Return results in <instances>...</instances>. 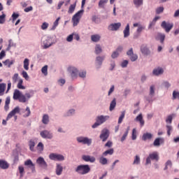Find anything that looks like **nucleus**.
I'll return each instance as SVG.
<instances>
[{
  "label": "nucleus",
  "mask_w": 179,
  "mask_h": 179,
  "mask_svg": "<svg viewBox=\"0 0 179 179\" xmlns=\"http://www.w3.org/2000/svg\"><path fill=\"white\" fill-rule=\"evenodd\" d=\"M115 106H117V102L115 101V99H114L110 104V108H109L110 111H113V110L115 108Z\"/></svg>",
  "instance_id": "obj_34"
},
{
  "label": "nucleus",
  "mask_w": 179,
  "mask_h": 179,
  "mask_svg": "<svg viewBox=\"0 0 179 179\" xmlns=\"http://www.w3.org/2000/svg\"><path fill=\"white\" fill-rule=\"evenodd\" d=\"M108 2V0H100L99 2V8H104V5Z\"/></svg>",
  "instance_id": "obj_43"
},
{
  "label": "nucleus",
  "mask_w": 179,
  "mask_h": 179,
  "mask_svg": "<svg viewBox=\"0 0 179 179\" xmlns=\"http://www.w3.org/2000/svg\"><path fill=\"white\" fill-rule=\"evenodd\" d=\"M141 164V157H139V155H136L133 164Z\"/></svg>",
  "instance_id": "obj_45"
},
{
  "label": "nucleus",
  "mask_w": 179,
  "mask_h": 179,
  "mask_svg": "<svg viewBox=\"0 0 179 179\" xmlns=\"http://www.w3.org/2000/svg\"><path fill=\"white\" fill-rule=\"evenodd\" d=\"M5 17H6V15L5 14L0 15V24H3V23H5Z\"/></svg>",
  "instance_id": "obj_51"
},
{
  "label": "nucleus",
  "mask_w": 179,
  "mask_h": 179,
  "mask_svg": "<svg viewBox=\"0 0 179 179\" xmlns=\"http://www.w3.org/2000/svg\"><path fill=\"white\" fill-rule=\"evenodd\" d=\"M136 121H139L141 127H143V125H145V121L143 120V117L142 116V114L138 115L136 117Z\"/></svg>",
  "instance_id": "obj_26"
},
{
  "label": "nucleus",
  "mask_w": 179,
  "mask_h": 179,
  "mask_svg": "<svg viewBox=\"0 0 179 179\" xmlns=\"http://www.w3.org/2000/svg\"><path fill=\"white\" fill-rule=\"evenodd\" d=\"M104 58L105 57L103 56V57H96V64L99 66H101V64H103V61H104Z\"/></svg>",
  "instance_id": "obj_30"
},
{
  "label": "nucleus",
  "mask_w": 179,
  "mask_h": 179,
  "mask_svg": "<svg viewBox=\"0 0 179 179\" xmlns=\"http://www.w3.org/2000/svg\"><path fill=\"white\" fill-rule=\"evenodd\" d=\"M114 154V148H110L105 152H103V156H107L108 155H113Z\"/></svg>",
  "instance_id": "obj_32"
},
{
  "label": "nucleus",
  "mask_w": 179,
  "mask_h": 179,
  "mask_svg": "<svg viewBox=\"0 0 179 179\" xmlns=\"http://www.w3.org/2000/svg\"><path fill=\"white\" fill-rule=\"evenodd\" d=\"M124 37L127 38V37H129V24H127L125 29L123 31Z\"/></svg>",
  "instance_id": "obj_24"
},
{
  "label": "nucleus",
  "mask_w": 179,
  "mask_h": 179,
  "mask_svg": "<svg viewBox=\"0 0 179 179\" xmlns=\"http://www.w3.org/2000/svg\"><path fill=\"white\" fill-rule=\"evenodd\" d=\"M19 113H20V108L19 106H16L13 110H11L8 113L6 120L8 121V120H10L12 117H15V115H16V114H19Z\"/></svg>",
  "instance_id": "obj_10"
},
{
  "label": "nucleus",
  "mask_w": 179,
  "mask_h": 179,
  "mask_svg": "<svg viewBox=\"0 0 179 179\" xmlns=\"http://www.w3.org/2000/svg\"><path fill=\"white\" fill-rule=\"evenodd\" d=\"M0 168L6 170V169H9V164L3 159H0Z\"/></svg>",
  "instance_id": "obj_18"
},
{
  "label": "nucleus",
  "mask_w": 179,
  "mask_h": 179,
  "mask_svg": "<svg viewBox=\"0 0 179 179\" xmlns=\"http://www.w3.org/2000/svg\"><path fill=\"white\" fill-rule=\"evenodd\" d=\"M130 59H131V61H132V62L136 61V59H138V55L133 53L130 56Z\"/></svg>",
  "instance_id": "obj_54"
},
{
  "label": "nucleus",
  "mask_w": 179,
  "mask_h": 179,
  "mask_svg": "<svg viewBox=\"0 0 179 179\" xmlns=\"http://www.w3.org/2000/svg\"><path fill=\"white\" fill-rule=\"evenodd\" d=\"M5 89H6V84L1 83L0 84V95H2L5 92Z\"/></svg>",
  "instance_id": "obj_40"
},
{
  "label": "nucleus",
  "mask_w": 179,
  "mask_h": 179,
  "mask_svg": "<svg viewBox=\"0 0 179 179\" xmlns=\"http://www.w3.org/2000/svg\"><path fill=\"white\" fill-rule=\"evenodd\" d=\"M8 48H6V51H9L12 47H13V43H12V39H10L8 41Z\"/></svg>",
  "instance_id": "obj_55"
},
{
  "label": "nucleus",
  "mask_w": 179,
  "mask_h": 179,
  "mask_svg": "<svg viewBox=\"0 0 179 179\" xmlns=\"http://www.w3.org/2000/svg\"><path fill=\"white\" fill-rule=\"evenodd\" d=\"M42 122H43V124H45V125H47V124H48V122H50V117L48 116V115H43V118H42Z\"/></svg>",
  "instance_id": "obj_29"
},
{
  "label": "nucleus",
  "mask_w": 179,
  "mask_h": 179,
  "mask_svg": "<svg viewBox=\"0 0 179 179\" xmlns=\"http://www.w3.org/2000/svg\"><path fill=\"white\" fill-rule=\"evenodd\" d=\"M129 129H130V127H127L126 131L124 132V134H123V136L120 139L121 142H124V141L127 139V136H128V134H129Z\"/></svg>",
  "instance_id": "obj_28"
},
{
  "label": "nucleus",
  "mask_w": 179,
  "mask_h": 179,
  "mask_svg": "<svg viewBox=\"0 0 179 179\" xmlns=\"http://www.w3.org/2000/svg\"><path fill=\"white\" fill-rule=\"evenodd\" d=\"M68 71L71 74L72 78H76V76H78V69L76 68L69 67Z\"/></svg>",
  "instance_id": "obj_16"
},
{
  "label": "nucleus",
  "mask_w": 179,
  "mask_h": 179,
  "mask_svg": "<svg viewBox=\"0 0 179 179\" xmlns=\"http://www.w3.org/2000/svg\"><path fill=\"white\" fill-rule=\"evenodd\" d=\"M164 38H166V35H164V34L158 33L156 36V40H159L162 44L164 43Z\"/></svg>",
  "instance_id": "obj_21"
},
{
  "label": "nucleus",
  "mask_w": 179,
  "mask_h": 179,
  "mask_svg": "<svg viewBox=\"0 0 179 179\" xmlns=\"http://www.w3.org/2000/svg\"><path fill=\"white\" fill-rule=\"evenodd\" d=\"M31 97L30 93L22 94L19 90H15L13 92V100H18L20 103H26L29 101V99Z\"/></svg>",
  "instance_id": "obj_1"
},
{
  "label": "nucleus",
  "mask_w": 179,
  "mask_h": 179,
  "mask_svg": "<svg viewBox=\"0 0 179 179\" xmlns=\"http://www.w3.org/2000/svg\"><path fill=\"white\" fill-rule=\"evenodd\" d=\"M163 10H164V8L163 7H159L156 9V13L157 15H159V13H163Z\"/></svg>",
  "instance_id": "obj_57"
},
{
  "label": "nucleus",
  "mask_w": 179,
  "mask_h": 179,
  "mask_svg": "<svg viewBox=\"0 0 179 179\" xmlns=\"http://www.w3.org/2000/svg\"><path fill=\"white\" fill-rule=\"evenodd\" d=\"M141 51L143 55H149L150 54V51L148 48V47L145 46L144 45H141Z\"/></svg>",
  "instance_id": "obj_20"
},
{
  "label": "nucleus",
  "mask_w": 179,
  "mask_h": 179,
  "mask_svg": "<svg viewBox=\"0 0 179 179\" xmlns=\"http://www.w3.org/2000/svg\"><path fill=\"white\" fill-rule=\"evenodd\" d=\"M100 38H101V36L99 34H94L91 36V40L94 43H98V41H100Z\"/></svg>",
  "instance_id": "obj_23"
},
{
  "label": "nucleus",
  "mask_w": 179,
  "mask_h": 179,
  "mask_svg": "<svg viewBox=\"0 0 179 179\" xmlns=\"http://www.w3.org/2000/svg\"><path fill=\"white\" fill-rule=\"evenodd\" d=\"M110 118V116L100 115L96 117V122L92 125V128H97L101 124H104Z\"/></svg>",
  "instance_id": "obj_3"
},
{
  "label": "nucleus",
  "mask_w": 179,
  "mask_h": 179,
  "mask_svg": "<svg viewBox=\"0 0 179 179\" xmlns=\"http://www.w3.org/2000/svg\"><path fill=\"white\" fill-rule=\"evenodd\" d=\"M173 117H174V114L169 115L166 120V122L171 124L173 122Z\"/></svg>",
  "instance_id": "obj_49"
},
{
  "label": "nucleus",
  "mask_w": 179,
  "mask_h": 179,
  "mask_svg": "<svg viewBox=\"0 0 179 179\" xmlns=\"http://www.w3.org/2000/svg\"><path fill=\"white\" fill-rule=\"evenodd\" d=\"M24 166H29V169H31L32 173H34V171H36V165L33 164L31 159H27V161H25Z\"/></svg>",
  "instance_id": "obj_14"
},
{
  "label": "nucleus",
  "mask_w": 179,
  "mask_h": 179,
  "mask_svg": "<svg viewBox=\"0 0 179 179\" xmlns=\"http://www.w3.org/2000/svg\"><path fill=\"white\" fill-rule=\"evenodd\" d=\"M29 149L31 152H34V146H36V143L33 140H30L29 142Z\"/></svg>",
  "instance_id": "obj_31"
},
{
  "label": "nucleus",
  "mask_w": 179,
  "mask_h": 179,
  "mask_svg": "<svg viewBox=\"0 0 179 179\" xmlns=\"http://www.w3.org/2000/svg\"><path fill=\"white\" fill-rule=\"evenodd\" d=\"M150 96H155V85H151L150 87Z\"/></svg>",
  "instance_id": "obj_53"
},
{
  "label": "nucleus",
  "mask_w": 179,
  "mask_h": 179,
  "mask_svg": "<svg viewBox=\"0 0 179 179\" xmlns=\"http://www.w3.org/2000/svg\"><path fill=\"white\" fill-rule=\"evenodd\" d=\"M3 64L7 66L8 68H10L11 65H13V61H10L9 59L5 60Z\"/></svg>",
  "instance_id": "obj_37"
},
{
  "label": "nucleus",
  "mask_w": 179,
  "mask_h": 179,
  "mask_svg": "<svg viewBox=\"0 0 179 179\" xmlns=\"http://www.w3.org/2000/svg\"><path fill=\"white\" fill-rule=\"evenodd\" d=\"M164 70L162 68L158 67L157 69H155L152 71L153 75L155 76H159V75H163Z\"/></svg>",
  "instance_id": "obj_17"
},
{
  "label": "nucleus",
  "mask_w": 179,
  "mask_h": 179,
  "mask_svg": "<svg viewBox=\"0 0 179 179\" xmlns=\"http://www.w3.org/2000/svg\"><path fill=\"white\" fill-rule=\"evenodd\" d=\"M134 3L136 8H138V6L143 5V0H134Z\"/></svg>",
  "instance_id": "obj_35"
},
{
  "label": "nucleus",
  "mask_w": 179,
  "mask_h": 179,
  "mask_svg": "<svg viewBox=\"0 0 179 179\" xmlns=\"http://www.w3.org/2000/svg\"><path fill=\"white\" fill-rule=\"evenodd\" d=\"M82 15H83V10H79L72 17L73 26L75 27L77 24H79V22H80V17H82Z\"/></svg>",
  "instance_id": "obj_4"
},
{
  "label": "nucleus",
  "mask_w": 179,
  "mask_h": 179,
  "mask_svg": "<svg viewBox=\"0 0 179 179\" xmlns=\"http://www.w3.org/2000/svg\"><path fill=\"white\" fill-rule=\"evenodd\" d=\"M76 8V4H71L69 8L68 13H72L75 12V8Z\"/></svg>",
  "instance_id": "obj_46"
},
{
  "label": "nucleus",
  "mask_w": 179,
  "mask_h": 179,
  "mask_svg": "<svg viewBox=\"0 0 179 179\" xmlns=\"http://www.w3.org/2000/svg\"><path fill=\"white\" fill-rule=\"evenodd\" d=\"M152 138H153V135L150 133L147 132L143 134L142 141H150Z\"/></svg>",
  "instance_id": "obj_19"
},
{
  "label": "nucleus",
  "mask_w": 179,
  "mask_h": 179,
  "mask_svg": "<svg viewBox=\"0 0 179 179\" xmlns=\"http://www.w3.org/2000/svg\"><path fill=\"white\" fill-rule=\"evenodd\" d=\"M73 40V34L69 35L66 38V41H68L69 43H71Z\"/></svg>",
  "instance_id": "obj_62"
},
{
  "label": "nucleus",
  "mask_w": 179,
  "mask_h": 179,
  "mask_svg": "<svg viewBox=\"0 0 179 179\" xmlns=\"http://www.w3.org/2000/svg\"><path fill=\"white\" fill-rule=\"evenodd\" d=\"M52 44L50 43L43 42V48L45 50L47 48H50L51 47Z\"/></svg>",
  "instance_id": "obj_60"
},
{
  "label": "nucleus",
  "mask_w": 179,
  "mask_h": 179,
  "mask_svg": "<svg viewBox=\"0 0 179 179\" xmlns=\"http://www.w3.org/2000/svg\"><path fill=\"white\" fill-rule=\"evenodd\" d=\"M124 118H125V110L122 112V114L118 119V124H122V120H124Z\"/></svg>",
  "instance_id": "obj_42"
},
{
  "label": "nucleus",
  "mask_w": 179,
  "mask_h": 179,
  "mask_svg": "<svg viewBox=\"0 0 179 179\" xmlns=\"http://www.w3.org/2000/svg\"><path fill=\"white\" fill-rule=\"evenodd\" d=\"M48 66L45 65L41 69V72L45 75V76H47L48 75Z\"/></svg>",
  "instance_id": "obj_38"
},
{
  "label": "nucleus",
  "mask_w": 179,
  "mask_h": 179,
  "mask_svg": "<svg viewBox=\"0 0 179 179\" xmlns=\"http://www.w3.org/2000/svg\"><path fill=\"white\" fill-rule=\"evenodd\" d=\"M166 129H167V135L168 136H170L171 135V131H173V127L171 125H166Z\"/></svg>",
  "instance_id": "obj_50"
},
{
  "label": "nucleus",
  "mask_w": 179,
  "mask_h": 179,
  "mask_svg": "<svg viewBox=\"0 0 179 179\" xmlns=\"http://www.w3.org/2000/svg\"><path fill=\"white\" fill-rule=\"evenodd\" d=\"M76 171L78 174L85 176V174H87V173L90 171V166H89V165H79L76 169Z\"/></svg>",
  "instance_id": "obj_2"
},
{
  "label": "nucleus",
  "mask_w": 179,
  "mask_h": 179,
  "mask_svg": "<svg viewBox=\"0 0 179 179\" xmlns=\"http://www.w3.org/2000/svg\"><path fill=\"white\" fill-rule=\"evenodd\" d=\"M49 158L50 160H55L57 162H64V160H65V157H64V155L55 153H51L49 155Z\"/></svg>",
  "instance_id": "obj_6"
},
{
  "label": "nucleus",
  "mask_w": 179,
  "mask_h": 179,
  "mask_svg": "<svg viewBox=\"0 0 179 179\" xmlns=\"http://www.w3.org/2000/svg\"><path fill=\"white\" fill-rule=\"evenodd\" d=\"M131 139L133 141H135V139H136V129H133L132 130Z\"/></svg>",
  "instance_id": "obj_52"
},
{
  "label": "nucleus",
  "mask_w": 179,
  "mask_h": 179,
  "mask_svg": "<svg viewBox=\"0 0 179 179\" xmlns=\"http://www.w3.org/2000/svg\"><path fill=\"white\" fill-rule=\"evenodd\" d=\"M22 77L26 79V80H29V74H27V72L23 71L22 73Z\"/></svg>",
  "instance_id": "obj_58"
},
{
  "label": "nucleus",
  "mask_w": 179,
  "mask_h": 179,
  "mask_svg": "<svg viewBox=\"0 0 179 179\" xmlns=\"http://www.w3.org/2000/svg\"><path fill=\"white\" fill-rule=\"evenodd\" d=\"M99 163L104 166V165L107 164V163H108V160L107 159V158H106L104 157H101L99 158Z\"/></svg>",
  "instance_id": "obj_33"
},
{
  "label": "nucleus",
  "mask_w": 179,
  "mask_h": 179,
  "mask_svg": "<svg viewBox=\"0 0 179 179\" xmlns=\"http://www.w3.org/2000/svg\"><path fill=\"white\" fill-rule=\"evenodd\" d=\"M102 51H103V49H101V46L97 44L95 47V54H101Z\"/></svg>",
  "instance_id": "obj_39"
},
{
  "label": "nucleus",
  "mask_w": 179,
  "mask_h": 179,
  "mask_svg": "<svg viewBox=\"0 0 179 179\" xmlns=\"http://www.w3.org/2000/svg\"><path fill=\"white\" fill-rule=\"evenodd\" d=\"M37 149L38 150H39V152H43V150H44V145L43 144V143H38L37 145Z\"/></svg>",
  "instance_id": "obj_48"
},
{
  "label": "nucleus",
  "mask_w": 179,
  "mask_h": 179,
  "mask_svg": "<svg viewBox=\"0 0 179 179\" xmlns=\"http://www.w3.org/2000/svg\"><path fill=\"white\" fill-rule=\"evenodd\" d=\"M120 27H121V22H117V23L110 24L108 26V29L110 31H117V30H118Z\"/></svg>",
  "instance_id": "obj_12"
},
{
  "label": "nucleus",
  "mask_w": 179,
  "mask_h": 179,
  "mask_svg": "<svg viewBox=\"0 0 179 179\" xmlns=\"http://www.w3.org/2000/svg\"><path fill=\"white\" fill-rule=\"evenodd\" d=\"M40 135L43 139H52V134L47 130L41 131Z\"/></svg>",
  "instance_id": "obj_13"
},
{
  "label": "nucleus",
  "mask_w": 179,
  "mask_h": 179,
  "mask_svg": "<svg viewBox=\"0 0 179 179\" xmlns=\"http://www.w3.org/2000/svg\"><path fill=\"white\" fill-rule=\"evenodd\" d=\"M82 159L84 162H90V163H94L96 162V158L90 155H83Z\"/></svg>",
  "instance_id": "obj_15"
},
{
  "label": "nucleus",
  "mask_w": 179,
  "mask_h": 179,
  "mask_svg": "<svg viewBox=\"0 0 179 179\" xmlns=\"http://www.w3.org/2000/svg\"><path fill=\"white\" fill-rule=\"evenodd\" d=\"M63 170H64V168L62 167V166H61V164H57V166H56L57 176H61V174H62Z\"/></svg>",
  "instance_id": "obj_22"
},
{
  "label": "nucleus",
  "mask_w": 179,
  "mask_h": 179,
  "mask_svg": "<svg viewBox=\"0 0 179 179\" xmlns=\"http://www.w3.org/2000/svg\"><path fill=\"white\" fill-rule=\"evenodd\" d=\"M59 19H61L60 17L57 18V20L55 21L54 22V25L52 28V30H55V27H57V26H58L59 24Z\"/></svg>",
  "instance_id": "obj_56"
},
{
  "label": "nucleus",
  "mask_w": 179,
  "mask_h": 179,
  "mask_svg": "<svg viewBox=\"0 0 179 179\" xmlns=\"http://www.w3.org/2000/svg\"><path fill=\"white\" fill-rule=\"evenodd\" d=\"M19 79V73H15L12 78L13 83H16Z\"/></svg>",
  "instance_id": "obj_47"
},
{
  "label": "nucleus",
  "mask_w": 179,
  "mask_h": 179,
  "mask_svg": "<svg viewBox=\"0 0 179 179\" xmlns=\"http://www.w3.org/2000/svg\"><path fill=\"white\" fill-rule=\"evenodd\" d=\"M113 146V141H108L106 144H105V148H111Z\"/></svg>",
  "instance_id": "obj_63"
},
{
  "label": "nucleus",
  "mask_w": 179,
  "mask_h": 179,
  "mask_svg": "<svg viewBox=\"0 0 179 179\" xmlns=\"http://www.w3.org/2000/svg\"><path fill=\"white\" fill-rule=\"evenodd\" d=\"M41 29H42V30H45V29H48V23L43 22L41 25Z\"/></svg>",
  "instance_id": "obj_61"
},
{
  "label": "nucleus",
  "mask_w": 179,
  "mask_h": 179,
  "mask_svg": "<svg viewBox=\"0 0 179 179\" xmlns=\"http://www.w3.org/2000/svg\"><path fill=\"white\" fill-rule=\"evenodd\" d=\"M77 141L79 143H83V145H88V146L92 145V139H89L87 137H78Z\"/></svg>",
  "instance_id": "obj_9"
},
{
  "label": "nucleus",
  "mask_w": 179,
  "mask_h": 179,
  "mask_svg": "<svg viewBox=\"0 0 179 179\" xmlns=\"http://www.w3.org/2000/svg\"><path fill=\"white\" fill-rule=\"evenodd\" d=\"M150 160H156L157 162V160H159V154H157L156 152L150 154L146 159L145 164H150Z\"/></svg>",
  "instance_id": "obj_7"
},
{
  "label": "nucleus",
  "mask_w": 179,
  "mask_h": 179,
  "mask_svg": "<svg viewBox=\"0 0 179 179\" xmlns=\"http://www.w3.org/2000/svg\"><path fill=\"white\" fill-rule=\"evenodd\" d=\"M17 87V89H20L22 90H24V89H26V87L23 86V80L22 78L18 80Z\"/></svg>",
  "instance_id": "obj_27"
},
{
  "label": "nucleus",
  "mask_w": 179,
  "mask_h": 179,
  "mask_svg": "<svg viewBox=\"0 0 179 179\" xmlns=\"http://www.w3.org/2000/svg\"><path fill=\"white\" fill-rule=\"evenodd\" d=\"M80 78H86V71H81L79 73Z\"/></svg>",
  "instance_id": "obj_64"
},
{
  "label": "nucleus",
  "mask_w": 179,
  "mask_h": 179,
  "mask_svg": "<svg viewBox=\"0 0 179 179\" xmlns=\"http://www.w3.org/2000/svg\"><path fill=\"white\" fill-rule=\"evenodd\" d=\"M163 142H164V138H157L155 140L153 145L154 146H160V143H163Z\"/></svg>",
  "instance_id": "obj_25"
},
{
  "label": "nucleus",
  "mask_w": 179,
  "mask_h": 179,
  "mask_svg": "<svg viewBox=\"0 0 179 179\" xmlns=\"http://www.w3.org/2000/svg\"><path fill=\"white\" fill-rule=\"evenodd\" d=\"M169 166L170 167H171V166H173V164L171 163V162L170 160H168L166 163V166H165V168L164 169V170H167Z\"/></svg>",
  "instance_id": "obj_59"
},
{
  "label": "nucleus",
  "mask_w": 179,
  "mask_h": 179,
  "mask_svg": "<svg viewBox=\"0 0 179 179\" xmlns=\"http://www.w3.org/2000/svg\"><path fill=\"white\" fill-rule=\"evenodd\" d=\"M18 170L20 174V177H23V176H24V167H23L22 166H19Z\"/></svg>",
  "instance_id": "obj_44"
},
{
  "label": "nucleus",
  "mask_w": 179,
  "mask_h": 179,
  "mask_svg": "<svg viewBox=\"0 0 179 179\" xmlns=\"http://www.w3.org/2000/svg\"><path fill=\"white\" fill-rule=\"evenodd\" d=\"M173 23L166 22V21H163L161 24V27H162V29H164L166 33H169L171 29H173Z\"/></svg>",
  "instance_id": "obj_8"
},
{
  "label": "nucleus",
  "mask_w": 179,
  "mask_h": 179,
  "mask_svg": "<svg viewBox=\"0 0 179 179\" xmlns=\"http://www.w3.org/2000/svg\"><path fill=\"white\" fill-rule=\"evenodd\" d=\"M30 114H31V111H30V108H29V106H27L26 108V110L24 111V114L23 115V117H29Z\"/></svg>",
  "instance_id": "obj_41"
},
{
  "label": "nucleus",
  "mask_w": 179,
  "mask_h": 179,
  "mask_svg": "<svg viewBox=\"0 0 179 179\" xmlns=\"http://www.w3.org/2000/svg\"><path fill=\"white\" fill-rule=\"evenodd\" d=\"M110 136V131L107 129H103L101 134L99 136L100 140L102 141V142H106L107 139H108Z\"/></svg>",
  "instance_id": "obj_5"
},
{
  "label": "nucleus",
  "mask_w": 179,
  "mask_h": 179,
  "mask_svg": "<svg viewBox=\"0 0 179 179\" xmlns=\"http://www.w3.org/2000/svg\"><path fill=\"white\" fill-rule=\"evenodd\" d=\"M30 61L29 59H25L24 60V69L25 71H29V64Z\"/></svg>",
  "instance_id": "obj_36"
},
{
  "label": "nucleus",
  "mask_w": 179,
  "mask_h": 179,
  "mask_svg": "<svg viewBox=\"0 0 179 179\" xmlns=\"http://www.w3.org/2000/svg\"><path fill=\"white\" fill-rule=\"evenodd\" d=\"M36 163L40 166V167H42V169H46L48 165L47 164V162H45V160H44V158L43 157H39L36 159Z\"/></svg>",
  "instance_id": "obj_11"
}]
</instances>
